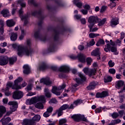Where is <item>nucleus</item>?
I'll return each instance as SVG.
<instances>
[{"instance_id":"nucleus-8","label":"nucleus","mask_w":125,"mask_h":125,"mask_svg":"<svg viewBox=\"0 0 125 125\" xmlns=\"http://www.w3.org/2000/svg\"><path fill=\"white\" fill-rule=\"evenodd\" d=\"M87 21L89 23V25H94L99 22V19L97 16H90Z\"/></svg>"},{"instance_id":"nucleus-32","label":"nucleus","mask_w":125,"mask_h":125,"mask_svg":"<svg viewBox=\"0 0 125 125\" xmlns=\"http://www.w3.org/2000/svg\"><path fill=\"white\" fill-rule=\"evenodd\" d=\"M17 38H18L17 33H14V32L11 33V35L10 37L11 41H12L13 42H15L16 40H17Z\"/></svg>"},{"instance_id":"nucleus-47","label":"nucleus","mask_w":125,"mask_h":125,"mask_svg":"<svg viewBox=\"0 0 125 125\" xmlns=\"http://www.w3.org/2000/svg\"><path fill=\"white\" fill-rule=\"evenodd\" d=\"M98 36H99V34L89 33V38H91V39L95 38Z\"/></svg>"},{"instance_id":"nucleus-54","label":"nucleus","mask_w":125,"mask_h":125,"mask_svg":"<svg viewBox=\"0 0 125 125\" xmlns=\"http://www.w3.org/2000/svg\"><path fill=\"white\" fill-rule=\"evenodd\" d=\"M66 122H67L66 119H62V120H60V121H59V124L60 125H62L64 124H66Z\"/></svg>"},{"instance_id":"nucleus-10","label":"nucleus","mask_w":125,"mask_h":125,"mask_svg":"<svg viewBox=\"0 0 125 125\" xmlns=\"http://www.w3.org/2000/svg\"><path fill=\"white\" fill-rule=\"evenodd\" d=\"M8 104L10 106H11V107H10V110L11 112H14L17 110V108H18V104L17 102H9L8 103Z\"/></svg>"},{"instance_id":"nucleus-9","label":"nucleus","mask_w":125,"mask_h":125,"mask_svg":"<svg viewBox=\"0 0 125 125\" xmlns=\"http://www.w3.org/2000/svg\"><path fill=\"white\" fill-rule=\"evenodd\" d=\"M23 97V93L22 91L16 90V91L13 92L12 98L15 100L21 99Z\"/></svg>"},{"instance_id":"nucleus-55","label":"nucleus","mask_w":125,"mask_h":125,"mask_svg":"<svg viewBox=\"0 0 125 125\" xmlns=\"http://www.w3.org/2000/svg\"><path fill=\"white\" fill-rule=\"evenodd\" d=\"M58 76L59 78H60V79H65L67 77L66 75L63 74V73H60V74H59Z\"/></svg>"},{"instance_id":"nucleus-61","label":"nucleus","mask_w":125,"mask_h":125,"mask_svg":"<svg viewBox=\"0 0 125 125\" xmlns=\"http://www.w3.org/2000/svg\"><path fill=\"white\" fill-rule=\"evenodd\" d=\"M56 113H58V117L62 115V110L58 109L56 110Z\"/></svg>"},{"instance_id":"nucleus-2","label":"nucleus","mask_w":125,"mask_h":125,"mask_svg":"<svg viewBox=\"0 0 125 125\" xmlns=\"http://www.w3.org/2000/svg\"><path fill=\"white\" fill-rule=\"evenodd\" d=\"M12 47L13 49H17L19 57H21L24 54L26 56L29 57L30 56H32L33 53L32 49H28L26 47L22 45H18V44L14 43L12 44Z\"/></svg>"},{"instance_id":"nucleus-29","label":"nucleus","mask_w":125,"mask_h":125,"mask_svg":"<svg viewBox=\"0 0 125 125\" xmlns=\"http://www.w3.org/2000/svg\"><path fill=\"white\" fill-rule=\"evenodd\" d=\"M47 9L49 12H51V13H53L54 12H55L57 10V6L51 7L50 5H47Z\"/></svg>"},{"instance_id":"nucleus-18","label":"nucleus","mask_w":125,"mask_h":125,"mask_svg":"<svg viewBox=\"0 0 125 125\" xmlns=\"http://www.w3.org/2000/svg\"><path fill=\"white\" fill-rule=\"evenodd\" d=\"M7 61L9 62V64L14 65L16 62H17V57H7Z\"/></svg>"},{"instance_id":"nucleus-12","label":"nucleus","mask_w":125,"mask_h":125,"mask_svg":"<svg viewBox=\"0 0 125 125\" xmlns=\"http://www.w3.org/2000/svg\"><path fill=\"white\" fill-rule=\"evenodd\" d=\"M56 46H57V43L51 42L49 44V48H47V53L55 52Z\"/></svg>"},{"instance_id":"nucleus-60","label":"nucleus","mask_w":125,"mask_h":125,"mask_svg":"<svg viewBox=\"0 0 125 125\" xmlns=\"http://www.w3.org/2000/svg\"><path fill=\"white\" fill-rule=\"evenodd\" d=\"M102 112V107H98L95 110V113L96 114H99Z\"/></svg>"},{"instance_id":"nucleus-46","label":"nucleus","mask_w":125,"mask_h":125,"mask_svg":"<svg viewBox=\"0 0 125 125\" xmlns=\"http://www.w3.org/2000/svg\"><path fill=\"white\" fill-rule=\"evenodd\" d=\"M95 44V42L94 41V39H92L91 41H89V43H87V47L93 46Z\"/></svg>"},{"instance_id":"nucleus-64","label":"nucleus","mask_w":125,"mask_h":125,"mask_svg":"<svg viewBox=\"0 0 125 125\" xmlns=\"http://www.w3.org/2000/svg\"><path fill=\"white\" fill-rule=\"evenodd\" d=\"M80 21L83 25H85L86 23V21H85L84 18L81 19Z\"/></svg>"},{"instance_id":"nucleus-24","label":"nucleus","mask_w":125,"mask_h":125,"mask_svg":"<svg viewBox=\"0 0 125 125\" xmlns=\"http://www.w3.org/2000/svg\"><path fill=\"white\" fill-rule=\"evenodd\" d=\"M36 121L29 119H24L23 121V124L25 125H35Z\"/></svg>"},{"instance_id":"nucleus-23","label":"nucleus","mask_w":125,"mask_h":125,"mask_svg":"<svg viewBox=\"0 0 125 125\" xmlns=\"http://www.w3.org/2000/svg\"><path fill=\"white\" fill-rule=\"evenodd\" d=\"M6 24L7 27L11 28L16 25V22L14 21L13 20H7V21H6Z\"/></svg>"},{"instance_id":"nucleus-5","label":"nucleus","mask_w":125,"mask_h":125,"mask_svg":"<svg viewBox=\"0 0 125 125\" xmlns=\"http://www.w3.org/2000/svg\"><path fill=\"white\" fill-rule=\"evenodd\" d=\"M31 16L33 17H36L37 16L38 18L41 20L38 22V26L42 27V20H43L42 10V9H40L39 11H35L31 13Z\"/></svg>"},{"instance_id":"nucleus-43","label":"nucleus","mask_w":125,"mask_h":125,"mask_svg":"<svg viewBox=\"0 0 125 125\" xmlns=\"http://www.w3.org/2000/svg\"><path fill=\"white\" fill-rule=\"evenodd\" d=\"M82 103H83V101L81 99H79L77 101L73 102V104L76 105V106L81 104Z\"/></svg>"},{"instance_id":"nucleus-59","label":"nucleus","mask_w":125,"mask_h":125,"mask_svg":"<svg viewBox=\"0 0 125 125\" xmlns=\"http://www.w3.org/2000/svg\"><path fill=\"white\" fill-rule=\"evenodd\" d=\"M115 65V63L114 62H112V60H110L108 62V65L109 67H113Z\"/></svg>"},{"instance_id":"nucleus-52","label":"nucleus","mask_w":125,"mask_h":125,"mask_svg":"<svg viewBox=\"0 0 125 125\" xmlns=\"http://www.w3.org/2000/svg\"><path fill=\"white\" fill-rule=\"evenodd\" d=\"M37 100V98L36 97H34L29 100V104H33Z\"/></svg>"},{"instance_id":"nucleus-15","label":"nucleus","mask_w":125,"mask_h":125,"mask_svg":"<svg viewBox=\"0 0 125 125\" xmlns=\"http://www.w3.org/2000/svg\"><path fill=\"white\" fill-rule=\"evenodd\" d=\"M41 83H43L44 84H45L46 86H50L52 84V81H50V79L49 78H42L40 80Z\"/></svg>"},{"instance_id":"nucleus-36","label":"nucleus","mask_w":125,"mask_h":125,"mask_svg":"<svg viewBox=\"0 0 125 125\" xmlns=\"http://www.w3.org/2000/svg\"><path fill=\"white\" fill-rule=\"evenodd\" d=\"M94 25H89L88 27L89 28V32H94L97 31L98 30V28H93Z\"/></svg>"},{"instance_id":"nucleus-19","label":"nucleus","mask_w":125,"mask_h":125,"mask_svg":"<svg viewBox=\"0 0 125 125\" xmlns=\"http://www.w3.org/2000/svg\"><path fill=\"white\" fill-rule=\"evenodd\" d=\"M125 85V82L122 80H119L116 82V85H115V87L116 89H120L121 87Z\"/></svg>"},{"instance_id":"nucleus-26","label":"nucleus","mask_w":125,"mask_h":125,"mask_svg":"<svg viewBox=\"0 0 125 125\" xmlns=\"http://www.w3.org/2000/svg\"><path fill=\"white\" fill-rule=\"evenodd\" d=\"M51 1H54L55 3L57 4L60 7H64L65 6V4L61 0H50Z\"/></svg>"},{"instance_id":"nucleus-17","label":"nucleus","mask_w":125,"mask_h":125,"mask_svg":"<svg viewBox=\"0 0 125 125\" xmlns=\"http://www.w3.org/2000/svg\"><path fill=\"white\" fill-rule=\"evenodd\" d=\"M50 69V65L48 64H47L45 62H43L41 63V65H40V67H39V69L41 70H45L46 69Z\"/></svg>"},{"instance_id":"nucleus-42","label":"nucleus","mask_w":125,"mask_h":125,"mask_svg":"<svg viewBox=\"0 0 125 125\" xmlns=\"http://www.w3.org/2000/svg\"><path fill=\"white\" fill-rule=\"evenodd\" d=\"M28 3L31 4V5H33V6L35 7H38V4L36 3L34 0H28Z\"/></svg>"},{"instance_id":"nucleus-53","label":"nucleus","mask_w":125,"mask_h":125,"mask_svg":"<svg viewBox=\"0 0 125 125\" xmlns=\"http://www.w3.org/2000/svg\"><path fill=\"white\" fill-rule=\"evenodd\" d=\"M95 74V70L94 69H91V70L87 73L86 75H89V77H92V76Z\"/></svg>"},{"instance_id":"nucleus-27","label":"nucleus","mask_w":125,"mask_h":125,"mask_svg":"<svg viewBox=\"0 0 125 125\" xmlns=\"http://www.w3.org/2000/svg\"><path fill=\"white\" fill-rule=\"evenodd\" d=\"M96 86V83L95 82H92L89 83V85L87 86V89L89 91L94 90Z\"/></svg>"},{"instance_id":"nucleus-51","label":"nucleus","mask_w":125,"mask_h":125,"mask_svg":"<svg viewBox=\"0 0 125 125\" xmlns=\"http://www.w3.org/2000/svg\"><path fill=\"white\" fill-rule=\"evenodd\" d=\"M79 77L82 82H85L86 80V78L85 77L84 75H83V74H82L81 73L79 74Z\"/></svg>"},{"instance_id":"nucleus-11","label":"nucleus","mask_w":125,"mask_h":125,"mask_svg":"<svg viewBox=\"0 0 125 125\" xmlns=\"http://www.w3.org/2000/svg\"><path fill=\"white\" fill-rule=\"evenodd\" d=\"M109 96V94L107 91H103L102 92H97L96 94V98L98 99L105 98Z\"/></svg>"},{"instance_id":"nucleus-45","label":"nucleus","mask_w":125,"mask_h":125,"mask_svg":"<svg viewBox=\"0 0 125 125\" xmlns=\"http://www.w3.org/2000/svg\"><path fill=\"white\" fill-rule=\"evenodd\" d=\"M106 21H107L106 18L102 19V21H100V22H99L98 26H102V25H104L106 22Z\"/></svg>"},{"instance_id":"nucleus-34","label":"nucleus","mask_w":125,"mask_h":125,"mask_svg":"<svg viewBox=\"0 0 125 125\" xmlns=\"http://www.w3.org/2000/svg\"><path fill=\"white\" fill-rule=\"evenodd\" d=\"M44 103H38L35 105V107H36V108H38L39 109H43V104Z\"/></svg>"},{"instance_id":"nucleus-33","label":"nucleus","mask_w":125,"mask_h":125,"mask_svg":"<svg viewBox=\"0 0 125 125\" xmlns=\"http://www.w3.org/2000/svg\"><path fill=\"white\" fill-rule=\"evenodd\" d=\"M105 44V41L102 39H100L98 40V41L97 42L96 45V46L99 47L101 45H104Z\"/></svg>"},{"instance_id":"nucleus-56","label":"nucleus","mask_w":125,"mask_h":125,"mask_svg":"<svg viewBox=\"0 0 125 125\" xmlns=\"http://www.w3.org/2000/svg\"><path fill=\"white\" fill-rule=\"evenodd\" d=\"M106 6L105 5L102 6L101 9H100V13L103 14L104 12L106 10Z\"/></svg>"},{"instance_id":"nucleus-39","label":"nucleus","mask_w":125,"mask_h":125,"mask_svg":"<svg viewBox=\"0 0 125 125\" xmlns=\"http://www.w3.org/2000/svg\"><path fill=\"white\" fill-rule=\"evenodd\" d=\"M33 84L32 83H29L27 84V87L25 88L26 91L29 92L32 90Z\"/></svg>"},{"instance_id":"nucleus-3","label":"nucleus","mask_w":125,"mask_h":125,"mask_svg":"<svg viewBox=\"0 0 125 125\" xmlns=\"http://www.w3.org/2000/svg\"><path fill=\"white\" fill-rule=\"evenodd\" d=\"M23 81V78L21 77H19L17 80L14 81V84H13V83L11 82H8L6 84V86L8 87H11L13 90H19L21 89V85H19L18 84L21 82Z\"/></svg>"},{"instance_id":"nucleus-28","label":"nucleus","mask_w":125,"mask_h":125,"mask_svg":"<svg viewBox=\"0 0 125 125\" xmlns=\"http://www.w3.org/2000/svg\"><path fill=\"white\" fill-rule=\"evenodd\" d=\"M44 93H45L46 98H51L52 97V94L50 93L49 89L45 88V89H44Z\"/></svg>"},{"instance_id":"nucleus-57","label":"nucleus","mask_w":125,"mask_h":125,"mask_svg":"<svg viewBox=\"0 0 125 125\" xmlns=\"http://www.w3.org/2000/svg\"><path fill=\"white\" fill-rule=\"evenodd\" d=\"M110 51L112 53H116L117 51V48L115 46H110Z\"/></svg>"},{"instance_id":"nucleus-22","label":"nucleus","mask_w":125,"mask_h":125,"mask_svg":"<svg viewBox=\"0 0 125 125\" xmlns=\"http://www.w3.org/2000/svg\"><path fill=\"white\" fill-rule=\"evenodd\" d=\"M10 121H11V118H10V117H9L5 118V117L4 116L3 118H2L1 120H0V122L2 123V125H6Z\"/></svg>"},{"instance_id":"nucleus-1","label":"nucleus","mask_w":125,"mask_h":125,"mask_svg":"<svg viewBox=\"0 0 125 125\" xmlns=\"http://www.w3.org/2000/svg\"><path fill=\"white\" fill-rule=\"evenodd\" d=\"M47 30L48 31L54 32L53 37L54 41L55 42H58L59 41L60 35L64 36L65 34L71 32L70 28L67 26L63 25V24H62L60 27V31L56 30V28H54V26H49L47 28Z\"/></svg>"},{"instance_id":"nucleus-16","label":"nucleus","mask_w":125,"mask_h":125,"mask_svg":"<svg viewBox=\"0 0 125 125\" xmlns=\"http://www.w3.org/2000/svg\"><path fill=\"white\" fill-rule=\"evenodd\" d=\"M77 59L78 60V61L79 62L82 63H85V56L84 54L80 53L79 54H78L77 55Z\"/></svg>"},{"instance_id":"nucleus-7","label":"nucleus","mask_w":125,"mask_h":125,"mask_svg":"<svg viewBox=\"0 0 125 125\" xmlns=\"http://www.w3.org/2000/svg\"><path fill=\"white\" fill-rule=\"evenodd\" d=\"M66 86L64 83L61 86H59V87L53 86L52 87V89H51V92H52L53 94H55L57 96H60V94H61V93L58 91H60L64 89Z\"/></svg>"},{"instance_id":"nucleus-62","label":"nucleus","mask_w":125,"mask_h":125,"mask_svg":"<svg viewBox=\"0 0 125 125\" xmlns=\"http://www.w3.org/2000/svg\"><path fill=\"white\" fill-rule=\"evenodd\" d=\"M83 71L84 73H85L86 75H87V74L90 72V70H89L88 67H85L83 68Z\"/></svg>"},{"instance_id":"nucleus-50","label":"nucleus","mask_w":125,"mask_h":125,"mask_svg":"<svg viewBox=\"0 0 125 125\" xmlns=\"http://www.w3.org/2000/svg\"><path fill=\"white\" fill-rule=\"evenodd\" d=\"M111 117H112L113 119H116L117 118L120 117V116L119 115V113L117 112H114L111 114Z\"/></svg>"},{"instance_id":"nucleus-21","label":"nucleus","mask_w":125,"mask_h":125,"mask_svg":"<svg viewBox=\"0 0 125 125\" xmlns=\"http://www.w3.org/2000/svg\"><path fill=\"white\" fill-rule=\"evenodd\" d=\"M0 14L3 16L4 18H9L10 16L9 15V11L8 9H4L0 12Z\"/></svg>"},{"instance_id":"nucleus-6","label":"nucleus","mask_w":125,"mask_h":125,"mask_svg":"<svg viewBox=\"0 0 125 125\" xmlns=\"http://www.w3.org/2000/svg\"><path fill=\"white\" fill-rule=\"evenodd\" d=\"M71 119L76 122L83 121L88 123V120L86 119V117H85L84 115H82L81 114H73L72 116H71Z\"/></svg>"},{"instance_id":"nucleus-37","label":"nucleus","mask_w":125,"mask_h":125,"mask_svg":"<svg viewBox=\"0 0 125 125\" xmlns=\"http://www.w3.org/2000/svg\"><path fill=\"white\" fill-rule=\"evenodd\" d=\"M69 108V104H64L60 106V108L58 110H60L62 111H63L65 110H67Z\"/></svg>"},{"instance_id":"nucleus-35","label":"nucleus","mask_w":125,"mask_h":125,"mask_svg":"<svg viewBox=\"0 0 125 125\" xmlns=\"http://www.w3.org/2000/svg\"><path fill=\"white\" fill-rule=\"evenodd\" d=\"M42 37V35L40 34V30H38L36 32H35L34 33L35 39L37 40L38 39H40V38H41Z\"/></svg>"},{"instance_id":"nucleus-30","label":"nucleus","mask_w":125,"mask_h":125,"mask_svg":"<svg viewBox=\"0 0 125 125\" xmlns=\"http://www.w3.org/2000/svg\"><path fill=\"white\" fill-rule=\"evenodd\" d=\"M18 3L21 5V8L20 10H21V11H23V8H25L26 6L25 2H23L22 0H18Z\"/></svg>"},{"instance_id":"nucleus-20","label":"nucleus","mask_w":125,"mask_h":125,"mask_svg":"<svg viewBox=\"0 0 125 125\" xmlns=\"http://www.w3.org/2000/svg\"><path fill=\"white\" fill-rule=\"evenodd\" d=\"M23 68L24 69L23 71V73L24 74L28 75L30 73L31 69L28 65L27 64L24 65Z\"/></svg>"},{"instance_id":"nucleus-40","label":"nucleus","mask_w":125,"mask_h":125,"mask_svg":"<svg viewBox=\"0 0 125 125\" xmlns=\"http://www.w3.org/2000/svg\"><path fill=\"white\" fill-rule=\"evenodd\" d=\"M41 119V117L40 115H36L32 118L31 120L36 121V122H39Z\"/></svg>"},{"instance_id":"nucleus-41","label":"nucleus","mask_w":125,"mask_h":125,"mask_svg":"<svg viewBox=\"0 0 125 125\" xmlns=\"http://www.w3.org/2000/svg\"><path fill=\"white\" fill-rule=\"evenodd\" d=\"M119 24V21L117 20H115L114 19H112L110 21V25L111 26L114 25L116 26Z\"/></svg>"},{"instance_id":"nucleus-14","label":"nucleus","mask_w":125,"mask_h":125,"mask_svg":"<svg viewBox=\"0 0 125 125\" xmlns=\"http://www.w3.org/2000/svg\"><path fill=\"white\" fill-rule=\"evenodd\" d=\"M19 17L21 18V21H23L24 20H28L30 17V14L27 13V15H23V11L21 9L19 10Z\"/></svg>"},{"instance_id":"nucleus-31","label":"nucleus","mask_w":125,"mask_h":125,"mask_svg":"<svg viewBox=\"0 0 125 125\" xmlns=\"http://www.w3.org/2000/svg\"><path fill=\"white\" fill-rule=\"evenodd\" d=\"M38 100L39 102H40L39 103L45 104L46 103V100L45 99L44 96H40L39 97Z\"/></svg>"},{"instance_id":"nucleus-63","label":"nucleus","mask_w":125,"mask_h":125,"mask_svg":"<svg viewBox=\"0 0 125 125\" xmlns=\"http://www.w3.org/2000/svg\"><path fill=\"white\" fill-rule=\"evenodd\" d=\"M88 10H89L82 9L81 12L83 15H86L88 14Z\"/></svg>"},{"instance_id":"nucleus-48","label":"nucleus","mask_w":125,"mask_h":125,"mask_svg":"<svg viewBox=\"0 0 125 125\" xmlns=\"http://www.w3.org/2000/svg\"><path fill=\"white\" fill-rule=\"evenodd\" d=\"M106 45L107 47H105L104 49V50L105 52L108 53V51H110L111 45H110V43H107Z\"/></svg>"},{"instance_id":"nucleus-49","label":"nucleus","mask_w":125,"mask_h":125,"mask_svg":"<svg viewBox=\"0 0 125 125\" xmlns=\"http://www.w3.org/2000/svg\"><path fill=\"white\" fill-rule=\"evenodd\" d=\"M118 115H119V117L120 118H123V116L125 115V110H121L118 111Z\"/></svg>"},{"instance_id":"nucleus-58","label":"nucleus","mask_w":125,"mask_h":125,"mask_svg":"<svg viewBox=\"0 0 125 125\" xmlns=\"http://www.w3.org/2000/svg\"><path fill=\"white\" fill-rule=\"evenodd\" d=\"M108 72L112 75H115L116 73V70L114 68L109 69Z\"/></svg>"},{"instance_id":"nucleus-38","label":"nucleus","mask_w":125,"mask_h":125,"mask_svg":"<svg viewBox=\"0 0 125 125\" xmlns=\"http://www.w3.org/2000/svg\"><path fill=\"white\" fill-rule=\"evenodd\" d=\"M112 81V77L110 76H107V78H104V83H107L111 82Z\"/></svg>"},{"instance_id":"nucleus-44","label":"nucleus","mask_w":125,"mask_h":125,"mask_svg":"<svg viewBox=\"0 0 125 125\" xmlns=\"http://www.w3.org/2000/svg\"><path fill=\"white\" fill-rule=\"evenodd\" d=\"M85 62H87V65H90L91 63L92 62V59L90 57H87L85 59Z\"/></svg>"},{"instance_id":"nucleus-13","label":"nucleus","mask_w":125,"mask_h":125,"mask_svg":"<svg viewBox=\"0 0 125 125\" xmlns=\"http://www.w3.org/2000/svg\"><path fill=\"white\" fill-rule=\"evenodd\" d=\"M7 56H2L0 57V66H5L8 62L7 61Z\"/></svg>"},{"instance_id":"nucleus-4","label":"nucleus","mask_w":125,"mask_h":125,"mask_svg":"<svg viewBox=\"0 0 125 125\" xmlns=\"http://www.w3.org/2000/svg\"><path fill=\"white\" fill-rule=\"evenodd\" d=\"M49 69H51L54 71H60V72L62 73H69L70 71V67L67 65H63L61 66L59 69H58V67L57 66H49Z\"/></svg>"},{"instance_id":"nucleus-25","label":"nucleus","mask_w":125,"mask_h":125,"mask_svg":"<svg viewBox=\"0 0 125 125\" xmlns=\"http://www.w3.org/2000/svg\"><path fill=\"white\" fill-rule=\"evenodd\" d=\"M101 55V52H100L99 48H96V49H95L94 50H93L92 53H91V55L94 57H96Z\"/></svg>"}]
</instances>
